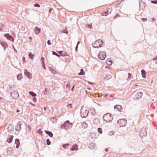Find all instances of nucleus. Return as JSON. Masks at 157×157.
I'll return each mask as SVG.
<instances>
[{"mask_svg": "<svg viewBox=\"0 0 157 157\" xmlns=\"http://www.w3.org/2000/svg\"><path fill=\"white\" fill-rule=\"evenodd\" d=\"M73 125V124L70 123L69 121H67L64 122V124H62L60 126L61 129L64 128L66 130L69 129L71 128Z\"/></svg>", "mask_w": 157, "mask_h": 157, "instance_id": "f257e3e1", "label": "nucleus"}, {"mask_svg": "<svg viewBox=\"0 0 157 157\" xmlns=\"http://www.w3.org/2000/svg\"><path fill=\"white\" fill-rule=\"evenodd\" d=\"M113 118L112 115L109 113L104 115L103 117V121L107 122L111 121L113 120Z\"/></svg>", "mask_w": 157, "mask_h": 157, "instance_id": "f03ea898", "label": "nucleus"}, {"mask_svg": "<svg viewBox=\"0 0 157 157\" xmlns=\"http://www.w3.org/2000/svg\"><path fill=\"white\" fill-rule=\"evenodd\" d=\"M89 111L86 109L82 107L80 110V114L82 118H86L88 115Z\"/></svg>", "mask_w": 157, "mask_h": 157, "instance_id": "7ed1b4c3", "label": "nucleus"}, {"mask_svg": "<svg viewBox=\"0 0 157 157\" xmlns=\"http://www.w3.org/2000/svg\"><path fill=\"white\" fill-rule=\"evenodd\" d=\"M118 126L121 127L125 126L127 124V121L125 119H121L118 120L117 121Z\"/></svg>", "mask_w": 157, "mask_h": 157, "instance_id": "20e7f679", "label": "nucleus"}, {"mask_svg": "<svg viewBox=\"0 0 157 157\" xmlns=\"http://www.w3.org/2000/svg\"><path fill=\"white\" fill-rule=\"evenodd\" d=\"M103 44V42L102 40L99 39L96 40L93 46L96 48H98L101 47V45Z\"/></svg>", "mask_w": 157, "mask_h": 157, "instance_id": "39448f33", "label": "nucleus"}, {"mask_svg": "<svg viewBox=\"0 0 157 157\" xmlns=\"http://www.w3.org/2000/svg\"><path fill=\"white\" fill-rule=\"evenodd\" d=\"M99 58L102 60H104L106 57V54L104 52H100L98 55Z\"/></svg>", "mask_w": 157, "mask_h": 157, "instance_id": "423d86ee", "label": "nucleus"}, {"mask_svg": "<svg viewBox=\"0 0 157 157\" xmlns=\"http://www.w3.org/2000/svg\"><path fill=\"white\" fill-rule=\"evenodd\" d=\"M10 95L12 98L14 99H16L19 97L18 93L16 90H14L13 92H11Z\"/></svg>", "mask_w": 157, "mask_h": 157, "instance_id": "0eeeda50", "label": "nucleus"}, {"mask_svg": "<svg viewBox=\"0 0 157 157\" xmlns=\"http://www.w3.org/2000/svg\"><path fill=\"white\" fill-rule=\"evenodd\" d=\"M142 94H143L141 92H137L135 96L134 99L135 100H138L141 98Z\"/></svg>", "mask_w": 157, "mask_h": 157, "instance_id": "6e6552de", "label": "nucleus"}, {"mask_svg": "<svg viewBox=\"0 0 157 157\" xmlns=\"http://www.w3.org/2000/svg\"><path fill=\"white\" fill-rule=\"evenodd\" d=\"M5 37L10 40L12 41L13 42H14V38L13 37L9 35V33L5 34L4 36Z\"/></svg>", "mask_w": 157, "mask_h": 157, "instance_id": "1a4fd4ad", "label": "nucleus"}, {"mask_svg": "<svg viewBox=\"0 0 157 157\" xmlns=\"http://www.w3.org/2000/svg\"><path fill=\"white\" fill-rule=\"evenodd\" d=\"M147 135V132L146 130L144 128H142L140 132V135L141 137H145Z\"/></svg>", "mask_w": 157, "mask_h": 157, "instance_id": "9d476101", "label": "nucleus"}, {"mask_svg": "<svg viewBox=\"0 0 157 157\" xmlns=\"http://www.w3.org/2000/svg\"><path fill=\"white\" fill-rule=\"evenodd\" d=\"M139 3L140 9V10H144L145 8V3L142 0H140L139 1Z\"/></svg>", "mask_w": 157, "mask_h": 157, "instance_id": "9b49d317", "label": "nucleus"}, {"mask_svg": "<svg viewBox=\"0 0 157 157\" xmlns=\"http://www.w3.org/2000/svg\"><path fill=\"white\" fill-rule=\"evenodd\" d=\"M114 110L116 111L121 112L122 109V108L121 105H116L114 107Z\"/></svg>", "mask_w": 157, "mask_h": 157, "instance_id": "f8f14e48", "label": "nucleus"}, {"mask_svg": "<svg viewBox=\"0 0 157 157\" xmlns=\"http://www.w3.org/2000/svg\"><path fill=\"white\" fill-rule=\"evenodd\" d=\"M24 74L26 76L29 78V79H30L32 78V75L31 74L26 70H25Z\"/></svg>", "mask_w": 157, "mask_h": 157, "instance_id": "ddd939ff", "label": "nucleus"}, {"mask_svg": "<svg viewBox=\"0 0 157 157\" xmlns=\"http://www.w3.org/2000/svg\"><path fill=\"white\" fill-rule=\"evenodd\" d=\"M21 121H19L17 123V126L16 127V130L17 131H19L21 129Z\"/></svg>", "mask_w": 157, "mask_h": 157, "instance_id": "4468645a", "label": "nucleus"}, {"mask_svg": "<svg viewBox=\"0 0 157 157\" xmlns=\"http://www.w3.org/2000/svg\"><path fill=\"white\" fill-rule=\"evenodd\" d=\"M58 53L62 56H68V53L66 52H63V51H60L58 52Z\"/></svg>", "mask_w": 157, "mask_h": 157, "instance_id": "2eb2a0df", "label": "nucleus"}, {"mask_svg": "<svg viewBox=\"0 0 157 157\" xmlns=\"http://www.w3.org/2000/svg\"><path fill=\"white\" fill-rule=\"evenodd\" d=\"M40 31V29L38 27H36L34 29V31L36 34H38Z\"/></svg>", "mask_w": 157, "mask_h": 157, "instance_id": "dca6fc26", "label": "nucleus"}, {"mask_svg": "<svg viewBox=\"0 0 157 157\" xmlns=\"http://www.w3.org/2000/svg\"><path fill=\"white\" fill-rule=\"evenodd\" d=\"M13 137V136H9L7 139L6 142H8L10 144V143L12 141Z\"/></svg>", "mask_w": 157, "mask_h": 157, "instance_id": "f3484780", "label": "nucleus"}, {"mask_svg": "<svg viewBox=\"0 0 157 157\" xmlns=\"http://www.w3.org/2000/svg\"><path fill=\"white\" fill-rule=\"evenodd\" d=\"M94 124L97 125L100 124V122L99 119L98 118H95L93 120Z\"/></svg>", "mask_w": 157, "mask_h": 157, "instance_id": "a211bd4d", "label": "nucleus"}, {"mask_svg": "<svg viewBox=\"0 0 157 157\" xmlns=\"http://www.w3.org/2000/svg\"><path fill=\"white\" fill-rule=\"evenodd\" d=\"M78 145L77 144H75L70 149L72 151H74L75 150H78Z\"/></svg>", "mask_w": 157, "mask_h": 157, "instance_id": "6ab92c4d", "label": "nucleus"}, {"mask_svg": "<svg viewBox=\"0 0 157 157\" xmlns=\"http://www.w3.org/2000/svg\"><path fill=\"white\" fill-rule=\"evenodd\" d=\"M88 126L87 124L85 122H83L81 124V127L83 128H86Z\"/></svg>", "mask_w": 157, "mask_h": 157, "instance_id": "aec40b11", "label": "nucleus"}, {"mask_svg": "<svg viewBox=\"0 0 157 157\" xmlns=\"http://www.w3.org/2000/svg\"><path fill=\"white\" fill-rule=\"evenodd\" d=\"M45 132L46 134L48 135L49 136L51 137H52L53 136V134L51 132L45 130Z\"/></svg>", "mask_w": 157, "mask_h": 157, "instance_id": "412c9836", "label": "nucleus"}, {"mask_svg": "<svg viewBox=\"0 0 157 157\" xmlns=\"http://www.w3.org/2000/svg\"><path fill=\"white\" fill-rule=\"evenodd\" d=\"M112 78V76L109 75L107 74L106 76L104 78V80H108Z\"/></svg>", "mask_w": 157, "mask_h": 157, "instance_id": "4be33fe9", "label": "nucleus"}, {"mask_svg": "<svg viewBox=\"0 0 157 157\" xmlns=\"http://www.w3.org/2000/svg\"><path fill=\"white\" fill-rule=\"evenodd\" d=\"M141 72L142 77L145 78H146V71L145 70L143 69L142 70Z\"/></svg>", "mask_w": 157, "mask_h": 157, "instance_id": "5701e85b", "label": "nucleus"}, {"mask_svg": "<svg viewBox=\"0 0 157 157\" xmlns=\"http://www.w3.org/2000/svg\"><path fill=\"white\" fill-rule=\"evenodd\" d=\"M51 121L52 122V123L53 124H55L56 122L57 119L56 117H54L51 118Z\"/></svg>", "mask_w": 157, "mask_h": 157, "instance_id": "b1692460", "label": "nucleus"}, {"mask_svg": "<svg viewBox=\"0 0 157 157\" xmlns=\"http://www.w3.org/2000/svg\"><path fill=\"white\" fill-rule=\"evenodd\" d=\"M1 45L3 47H4L5 49H6L8 47V45L6 42L2 43H1Z\"/></svg>", "mask_w": 157, "mask_h": 157, "instance_id": "393cba45", "label": "nucleus"}, {"mask_svg": "<svg viewBox=\"0 0 157 157\" xmlns=\"http://www.w3.org/2000/svg\"><path fill=\"white\" fill-rule=\"evenodd\" d=\"M29 56L30 59L33 60L34 58V55L32 54L31 52H30L29 54Z\"/></svg>", "mask_w": 157, "mask_h": 157, "instance_id": "a878e982", "label": "nucleus"}, {"mask_svg": "<svg viewBox=\"0 0 157 157\" xmlns=\"http://www.w3.org/2000/svg\"><path fill=\"white\" fill-rule=\"evenodd\" d=\"M29 94L30 95H31L33 97H35L36 95V94L35 93L32 91H29Z\"/></svg>", "mask_w": 157, "mask_h": 157, "instance_id": "bb28decb", "label": "nucleus"}, {"mask_svg": "<svg viewBox=\"0 0 157 157\" xmlns=\"http://www.w3.org/2000/svg\"><path fill=\"white\" fill-rule=\"evenodd\" d=\"M85 74V72L82 69H81L80 70V72L78 73L79 75H83Z\"/></svg>", "mask_w": 157, "mask_h": 157, "instance_id": "cd10ccee", "label": "nucleus"}, {"mask_svg": "<svg viewBox=\"0 0 157 157\" xmlns=\"http://www.w3.org/2000/svg\"><path fill=\"white\" fill-rule=\"evenodd\" d=\"M22 78V74H18L17 76V78L18 80H21V78Z\"/></svg>", "mask_w": 157, "mask_h": 157, "instance_id": "c85d7f7f", "label": "nucleus"}, {"mask_svg": "<svg viewBox=\"0 0 157 157\" xmlns=\"http://www.w3.org/2000/svg\"><path fill=\"white\" fill-rule=\"evenodd\" d=\"M108 13L109 11H105L101 13V15L106 16L108 15Z\"/></svg>", "mask_w": 157, "mask_h": 157, "instance_id": "c756f323", "label": "nucleus"}, {"mask_svg": "<svg viewBox=\"0 0 157 157\" xmlns=\"http://www.w3.org/2000/svg\"><path fill=\"white\" fill-rule=\"evenodd\" d=\"M42 93L44 95H46L48 94V89L45 88V90L43 91Z\"/></svg>", "mask_w": 157, "mask_h": 157, "instance_id": "7c9ffc66", "label": "nucleus"}, {"mask_svg": "<svg viewBox=\"0 0 157 157\" xmlns=\"http://www.w3.org/2000/svg\"><path fill=\"white\" fill-rule=\"evenodd\" d=\"M52 52L53 55H55L58 57H60V55L58 54L55 52L52 51Z\"/></svg>", "mask_w": 157, "mask_h": 157, "instance_id": "2f4dec72", "label": "nucleus"}, {"mask_svg": "<svg viewBox=\"0 0 157 157\" xmlns=\"http://www.w3.org/2000/svg\"><path fill=\"white\" fill-rule=\"evenodd\" d=\"M107 64L109 65H110L112 64V62L110 60H109V59H107L106 61Z\"/></svg>", "mask_w": 157, "mask_h": 157, "instance_id": "473e14b6", "label": "nucleus"}, {"mask_svg": "<svg viewBox=\"0 0 157 157\" xmlns=\"http://www.w3.org/2000/svg\"><path fill=\"white\" fill-rule=\"evenodd\" d=\"M49 69L50 70V71L54 74L56 72V71L53 69L52 67H49Z\"/></svg>", "mask_w": 157, "mask_h": 157, "instance_id": "72a5a7b5", "label": "nucleus"}, {"mask_svg": "<svg viewBox=\"0 0 157 157\" xmlns=\"http://www.w3.org/2000/svg\"><path fill=\"white\" fill-rule=\"evenodd\" d=\"M70 144H63V148H66Z\"/></svg>", "mask_w": 157, "mask_h": 157, "instance_id": "f704fd0d", "label": "nucleus"}, {"mask_svg": "<svg viewBox=\"0 0 157 157\" xmlns=\"http://www.w3.org/2000/svg\"><path fill=\"white\" fill-rule=\"evenodd\" d=\"M46 142H47V144L48 145H50L51 144V142L49 139H47Z\"/></svg>", "mask_w": 157, "mask_h": 157, "instance_id": "c9c22d12", "label": "nucleus"}, {"mask_svg": "<svg viewBox=\"0 0 157 157\" xmlns=\"http://www.w3.org/2000/svg\"><path fill=\"white\" fill-rule=\"evenodd\" d=\"M98 132L100 133V134H101L102 133V131L101 130V128H98Z\"/></svg>", "mask_w": 157, "mask_h": 157, "instance_id": "e433bc0d", "label": "nucleus"}, {"mask_svg": "<svg viewBox=\"0 0 157 157\" xmlns=\"http://www.w3.org/2000/svg\"><path fill=\"white\" fill-rule=\"evenodd\" d=\"M131 74L129 73H128V78L127 79V80H130V79L131 78Z\"/></svg>", "mask_w": 157, "mask_h": 157, "instance_id": "4c0bfd02", "label": "nucleus"}, {"mask_svg": "<svg viewBox=\"0 0 157 157\" xmlns=\"http://www.w3.org/2000/svg\"><path fill=\"white\" fill-rule=\"evenodd\" d=\"M38 134L40 135H41L43 133V132L41 131V129H39L38 130Z\"/></svg>", "mask_w": 157, "mask_h": 157, "instance_id": "58836bf2", "label": "nucleus"}, {"mask_svg": "<svg viewBox=\"0 0 157 157\" xmlns=\"http://www.w3.org/2000/svg\"><path fill=\"white\" fill-rule=\"evenodd\" d=\"M109 136H112L114 134V132L113 131H111L109 132Z\"/></svg>", "mask_w": 157, "mask_h": 157, "instance_id": "ea45409f", "label": "nucleus"}, {"mask_svg": "<svg viewBox=\"0 0 157 157\" xmlns=\"http://www.w3.org/2000/svg\"><path fill=\"white\" fill-rule=\"evenodd\" d=\"M66 86L67 88H68L69 90H70V83H68V84H67Z\"/></svg>", "mask_w": 157, "mask_h": 157, "instance_id": "a19ab883", "label": "nucleus"}, {"mask_svg": "<svg viewBox=\"0 0 157 157\" xmlns=\"http://www.w3.org/2000/svg\"><path fill=\"white\" fill-rule=\"evenodd\" d=\"M15 144H20L19 140L18 139H17L15 140Z\"/></svg>", "mask_w": 157, "mask_h": 157, "instance_id": "79ce46f5", "label": "nucleus"}, {"mask_svg": "<svg viewBox=\"0 0 157 157\" xmlns=\"http://www.w3.org/2000/svg\"><path fill=\"white\" fill-rule=\"evenodd\" d=\"M151 2L153 4H157V0H152L151 1Z\"/></svg>", "mask_w": 157, "mask_h": 157, "instance_id": "37998d69", "label": "nucleus"}, {"mask_svg": "<svg viewBox=\"0 0 157 157\" xmlns=\"http://www.w3.org/2000/svg\"><path fill=\"white\" fill-rule=\"evenodd\" d=\"M34 6L35 7H40V5H39V4L37 3L35 4L34 5Z\"/></svg>", "mask_w": 157, "mask_h": 157, "instance_id": "c03bdc74", "label": "nucleus"}, {"mask_svg": "<svg viewBox=\"0 0 157 157\" xmlns=\"http://www.w3.org/2000/svg\"><path fill=\"white\" fill-rule=\"evenodd\" d=\"M33 100L34 102H36L37 101V99L35 97H34L33 98Z\"/></svg>", "mask_w": 157, "mask_h": 157, "instance_id": "a18cd8bd", "label": "nucleus"}, {"mask_svg": "<svg viewBox=\"0 0 157 157\" xmlns=\"http://www.w3.org/2000/svg\"><path fill=\"white\" fill-rule=\"evenodd\" d=\"M72 104H70L67 105V106L70 108H72Z\"/></svg>", "mask_w": 157, "mask_h": 157, "instance_id": "49530a36", "label": "nucleus"}, {"mask_svg": "<svg viewBox=\"0 0 157 157\" xmlns=\"http://www.w3.org/2000/svg\"><path fill=\"white\" fill-rule=\"evenodd\" d=\"M47 44L48 45H50L51 44V41L49 40H48L47 41Z\"/></svg>", "mask_w": 157, "mask_h": 157, "instance_id": "de8ad7c7", "label": "nucleus"}, {"mask_svg": "<svg viewBox=\"0 0 157 157\" xmlns=\"http://www.w3.org/2000/svg\"><path fill=\"white\" fill-rule=\"evenodd\" d=\"M12 47H13V49L14 50L15 52H17V50H16V49H15V48L14 46H13V44L12 45Z\"/></svg>", "mask_w": 157, "mask_h": 157, "instance_id": "09e8293b", "label": "nucleus"}, {"mask_svg": "<svg viewBox=\"0 0 157 157\" xmlns=\"http://www.w3.org/2000/svg\"><path fill=\"white\" fill-rule=\"evenodd\" d=\"M44 57H42L41 58V62H44Z\"/></svg>", "mask_w": 157, "mask_h": 157, "instance_id": "8fccbe9b", "label": "nucleus"}, {"mask_svg": "<svg viewBox=\"0 0 157 157\" xmlns=\"http://www.w3.org/2000/svg\"><path fill=\"white\" fill-rule=\"evenodd\" d=\"M63 33H65L66 34H68V31L67 30H66L65 31H64L63 32Z\"/></svg>", "mask_w": 157, "mask_h": 157, "instance_id": "3c124183", "label": "nucleus"}, {"mask_svg": "<svg viewBox=\"0 0 157 157\" xmlns=\"http://www.w3.org/2000/svg\"><path fill=\"white\" fill-rule=\"evenodd\" d=\"M112 8H109L107 10V11H108L109 12V11H110V13H111V11H112Z\"/></svg>", "mask_w": 157, "mask_h": 157, "instance_id": "603ef678", "label": "nucleus"}, {"mask_svg": "<svg viewBox=\"0 0 157 157\" xmlns=\"http://www.w3.org/2000/svg\"><path fill=\"white\" fill-rule=\"evenodd\" d=\"M88 28H90V29H91V28H92V25H88Z\"/></svg>", "mask_w": 157, "mask_h": 157, "instance_id": "864d4df0", "label": "nucleus"}, {"mask_svg": "<svg viewBox=\"0 0 157 157\" xmlns=\"http://www.w3.org/2000/svg\"><path fill=\"white\" fill-rule=\"evenodd\" d=\"M78 45H76L75 48V50L76 52L78 51Z\"/></svg>", "mask_w": 157, "mask_h": 157, "instance_id": "5fc2aeb1", "label": "nucleus"}, {"mask_svg": "<svg viewBox=\"0 0 157 157\" xmlns=\"http://www.w3.org/2000/svg\"><path fill=\"white\" fill-rule=\"evenodd\" d=\"M52 9L51 8H50L49 10V12L50 13L52 11Z\"/></svg>", "mask_w": 157, "mask_h": 157, "instance_id": "6e6d98bb", "label": "nucleus"}, {"mask_svg": "<svg viewBox=\"0 0 157 157\" xmlns=\"http://www.w3.org/2000/svg\"><path fill=\"white\" fill-rule=\"evenodd\" d=\"M141 20L143 22H144L145 21L147 20V18H142L141 19Z\"/></svg>", "mask_w": 157, "mask_h": 157, "instance_id": "4d7b16f0", "label": "nucleus"}, {"mask_svg": "<svg viewBox=\"0 0 157 157\" xmlns=\"http://www.w3.org/2000/svg\"><path fill=\"white\" fill-rule=\"evenodd\" d=\"M19 145H20V144H17V145L16 147V148H18L19 147Z\"/></svg>", "mask_w": 157, "mask_h": 157, "instance_id": "13d9d810", "label": "nucleus"}, {"mask_svg": "<svg viewBox=\"0 0 157 157\" xmlns=\"http://www.w3.org/2000/svg\"><path fill=\"white\" fill-rule=\"evenodd\" d=\"M108 95L107 94H104L103 95V97L104 98H105V97H107L108 96Z\"/></svg>", "mask_w": 157, "mask_h": 157, "instance_id": "bf43d9fd", "label": "nucleus"}, {"mask_svg": "<svg viewBox=\"0 0 157 157\" xmlns=\"http://www.w3.org/2000/svg\"><path fill=\"white\" fill-rule=\"evenodd\" d=\"M75 87V85H74L71 89V91H73L74 90V88Z\"/></svg>", "mask_w": 157, "mask_h": 157, "instance_id": "052dcab7", "label": "nucleus"}, {"mask_svg": "<svg viewBox=\"0 0 157 157\" xmlns=\"http://www.w3.org/2000/svg\"><path fill=\"white\" fill-rule=\"evenodd\" d=\"M27 128H28V129H29V130L30 131H31V127L30 126L28 125L27 126Z\"/></svg>", "mask_w": 157, "mask_h": 157, "instance_id": "680f3d73", "label": "nucleus"}, {"mask_svg": "<svg viewBox=\"0 0 157 157\" xmlns=\"http://www.w3.org/2000/svg\"><path fill=\"white\" fill-rule=\"evenodd\" d=\"M153 59L154 60H157V56H156L155 57L153 58Z\"/></svg>", "mask_w": 157, "mask_h": 157, "instance_id": "e2e57ef3", "label": "nucleus"}, {"mask_svg": "<svg viewBox=\"0 0 157 157\" xmlns=\"http://www.w3.org/2000/svg\"><path fill=\"white\" fill-rule=\"evenodd\" d=\"M88 83L90 84H94V83L90 82H89Z\"/></svg>", "mask_w": 157, "mask_h": 157, "instance_id": "0e129e2a", "label": "nucleus"}, {"mask_svg": "<svg viewBox=\"0 0 157 157\" xmlns=\"http://www.w3.org/2000/svg\"><path fill=\"white\" fill-rule=\"evenodd\" d=\"M42 66H44L45 65V63H44V62H42Z\"/></svg>", "mask_w": 157, "mask_h": 157, "instance_id": "69168bd1", "label": "nucleus"}, {"mask_svg": "<svg viewBox=\"0 0 157 157\" xmlns=\"http://www.w3.org/2000/svg\"><path fill=\"white\" fill-rule=\"evenodd\" d=\"M30 104L32 106H35V105L33 104L31 102H30Z\"/></svg>", "mask_w": 157, "mask_h": 157, "instance_id": "338daca9", "label": "nucleus"}, {"mask_svg": "<svg viewBox=\"0 0 157 157\" xmlns=\"http://www.w3.org/2000/svg\"><path fill=\"white\" fill-rule=\"evenodd\" d=\"M44 69H46V66H45V65H44V66H42Z\"/></svg>", "mask_w": 157, "mask_h": 157, "instance_id": "774afa93", "label": "nucleus"}]
</instances>
